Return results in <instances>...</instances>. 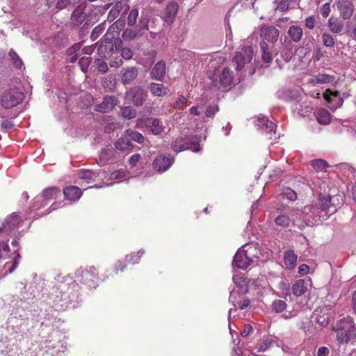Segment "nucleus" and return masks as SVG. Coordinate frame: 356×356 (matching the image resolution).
Instances as JSON below:
<instances>
[{"mask_svg": "<svg viewBox=\"0 0 356 356\" xmlns=\"http://www.w3.org/2000/svg\"><path fill=\"white\" fill-rule=\"evenodd\" d=\"M330 196L319 195L318 200L314 204L305 206L301 211L302 213L301 223H304V227L313 226L323 220H327L337 209L331 204Z\"/></svg>", "mask_w": 356, "mask_h": 356, "instance_id": "1", "label": "nucleus"}, {"mask_svg": "<svg viewBox=\"0 0 356 356\" xmlns=\"http://www.w3.org/2000/svg\"><path fill=\"white\" fill-rule=\"evenodd\" d=\"M79 289L76 280L70 279L67 282H60L55 285L52 289L51 295L55 296L54 302H63L64 304H67L79 297Z\"/></svg>", "mask_w": 356, "mask_h": 356, "instance_id": "2", "label": "nucleus"}, {"mask_svg": "<svg viewBox=\"0 0 356 356\" xmlns=\"http://www.w3.org/2000/svg\"><path fill=\"white\" fill-rule=\"evenodd\" d=\"M277 216L275 217L274 222L276 226L286 229L291 227H297L300 229L304 228V223H301L302 213L298 209L282 210L279 208L276 211Z\"/></svg>", "mask_w": 356, "mask_h": 356, "instance_id": "3", "label": "nucleus"}, {"mask_svg": "<svg viewBox=\"0 0 356 356\" xmlns=\"http://www.w3.org/2000/svg\"><path fill=\"white\" fill-rule=\"evenodd\" d=\"M333 330L337 333L336 339L339 343H348L356 340V327L350 316L340 319L333 327Z\"/></svg>", "mask_w": 356, "mask_h": 356, "instance_id": "4", "label": "nucleus"}, {"mask_svg": "<svg viewBox=\"0 0 356 356\" xmlns=\"http://www.w3.org/2000/svg\"><path fill=\"white\" fill-rule=\"evenodd\" d=\"M255 250L254 245H243L235 254L233 264L238 268L246 269L254 262Z\"/></svg>", "mask_w": 356, "mask_h": 356, "instance_id": "5", "label": "nucleus"}, {"mask_svg": "<svg viewBox=\"0 0 356 356\" xmlns=\"http://www.w3.org/2000/svg\"><path fill=\"white\" fill-rule=\"evenodd\" d=\"M75 280L88 289H95L97 286L98 273L93 266L81 267L76 271Z\"/></svg>", "mask_w": 356, "mask_h": 356, "instance_id": "6", "label": "nucleus"}, {"mask_svg": "<svg viewBox=\"0 0 356 356\" xmlns=\"http://www.w3.org/2000/svg\"><path fill=\"white\" fill-rule=\"evenodd\" d=\"M171 147L176 152H180L186 149L197 152L201 149L200 145V138L197 136L195 135L177 138L172 141Z\"/></svg>", "mask_w": 356, "mask_h": 356, "instance_id": "7", "label": "nucleus"}, {"mask_svg": "<svg viewBox=\"0 0 356 356\" xmlns=\"http://www.w3.org/2000/svg\"><path fill=\"white\" fill-rule=\"evenodd\" d=\"M24 95L17 88H11L6 90L1 95L0 103L5 109L15 107L22 103Z\"/></svg>", "mask_w": 356, "mask_h": 356, "instance_id": "8", "label": "nucleus"}, {"mask_svg": "<svg viewBox=\"0 0 356 356\" xmlns=\"http://www.w3.org/2000/svg\"><path fill=\"white\" fill-rule=\"evenodd\" d=\"M89 9H87L86 6L81 4L78 6L72 12L70 17L71 23L74 26H79L83 23L82 29H88L92 24L90 19Z\"/></svg>", "mask_w": 356, "mask_h": 356, "instance_id": "9", "label": "nucleus"}, {"mask_svg": "<svg viewBox=\"0 0 356 356\" xmlns=\"http://www.w3.org/2000/svg\"><path fill=\"white\" fill-rule=\"evenodd\" d=\"M253 58V49L252 47L247 46L241 49V51L237 52L233 59L236 64V70H241L246 64L251 62Z\"/></svg>", "mask_w": 356, "mask_h": 356, "instance_id": "10", "label": "nucleus"}, {"mask_svg": "<svg viewBox=\"0 0 356 356\" xmlns=\"http://www.w3.org/2000/svg\"><path fill=\"white\" fill-rule=\"evenodd\" d=\"M314 314L316 316V323L321 327H325L332 318L333 309L330 305H324L316 309Z\"/></svg>", "mask_w": 356, "mask_h": 356, "instance_id": "11", "label": "nucleus"}, {"mask_svg": "<svg viewBox=\"0 0 356 356\" xmlns=\"http://www.w3.org/2000/svg\"><path fill=\"white\" fill-rule=\"evenodd\" d=\"M113 24L111 25L107 30L106 33L104 35L105 42H102L98 47V54L101 58H106L108 56L113 50V44L111 42V38L109 37L111 32L113 31Z\"/></svg>", "mask_w": 356, "mask_h": 356, "instance_id": "12", "label": "nucleus"}, {"mask_svg": "<svg viewBox=\"0 0 356 356\" xmlns=\"http://www.w3.org/2000/svg\"><path fill=\"white\" fill-rule=\"evenodd\" d=\"M127 97L131 99L133 104L136 106H140L147 99V92L139 86L131 88L127 92Z\"/></svg>", "mask_w": 356, "mask_h": 356, "instance_id": "13", "label": "nucleus"}, {"mask_svg": "<svg viewBox=\"0 0 356 356\" xmlns=\"http://www.w3.org/2000/svg\"><path fill=\"white\" fill-rule=\"evenodd\" d=\"M325 99L330 104L329 108L335 111L337 108L341 107L343 102V99L340 97L338 91H332L330 90H326L323 94Z\"/></svg>", "mask_w": 356, "mask_h": 356, "instance_id": "14", "label": "nucleus"}, {"mask_svg": "<svg viewBox=\"0 0 356 356\" xmlns=\"http://www.w3.org/2000/svg\"><path fill=\"white\" fill-rule=\"evenodd\" d=\"M174 159L170 155L161 154L154 160L153 167L156 171L163 172L172 165Z\"/></svg>", "mask_w": 356, "mask_h": 356, "instance_id": "15", "label": "nucleus"}, {"mask_svg": "<svg viewBox=\"0 0 356 356\" xmlns=\"http://www.w3.org/2000/svg\"><path fill=\"white\" fill-rule=\"evenodd\" d=\"M279 35L280 31L273 26L264 25L261 28L260 36L264 42L275 43Z\"/></svg>", "mask_w": 356, "mask_h": 356, "instance_id": "16", "label": "nucleus"}, {"mask_svg": "<svg viewBox=\"0 0 356 356\" xmlns=\"http://www.w3.org/2000/svg\"><path fill=\"white\" fill-rule=\"evenodd\" d=\"M117 152L115 148L106 147L102 149L99 155L97 163L99 165H105L109 162H112L117 158Z\"/></svg>", "mask_w": 356, "mask_h": 356, "instance_id": "17", "label": "nucleus"}, {"mask_svg": "<svg viewBox=\"0 0 356 356\" xmlns=\"http://www.w3.org/2000/svg\"><path fill=\"white\" fill-rule=\"evenodd\" d=\"M179 6L177 2L170 1L166 6L162 18L168 24H172L177 16Z\"/></svg>", "mask_w": 356, "mask_h": 356, "instance_id": "18", "label": "nucleus"}, {"mask_svg": "<svg viewBox=\"0 0 356 356\" xmlns=\"http://www.w3.org/2000/svg\"><path fill=\"white\" fill-rule=\"evenodd\" d=\"M129 9V6L125 1H119L112 7L108 15V20L113 22L122 13L124 15Z\"/></svg>", "mask_w": 356, "mask_h": 356, "instance_id": "19", "label": "nucleus"}, {"mask_svg": "<svg viewBox=\"0 0 356 356\" xmlns=\"http://www.w3.org/2000/svg\"><path fill=\"white\" fill-rule=\"evenodd\" d=\"M116 102L115 97L106 96L104 98L101 104L95 105L94 111L101 113H108L114 108L117 104Z\"/></svg>", "mask_w": 356, "mask_h": 356, "instance_id": "20", "label": "nucleus"}, {"mask_svg": "<svg viewBox=\"0 0 356 356\" xmlns=\"http://www.w3.org/2000/svg\"><path fill=\"white\" fill-rule=\"evenodd\" d=\"M337 7L344 19H350L353 14L354 6L348 0H339L337 2Z\"/></svg>", "mask_w": 356, "mask_h": 356, "instance_id": "21", "label": "nucleus"}, {"mask_svg": "<svg viewBox=\"0 0 356 356\" xmlns=\"http://www.w3.org/2000/svg\"><path fill=\"white\" fill-rule=\"evenodd\" d=\"M21 220L19 215L14 212L6 218L3 227H0V231L10 232L19 225Z\"/></svg>", "mask_w": 356, "mask_h": 356, "instance_id": "22", "label": "nucleus"}, {"mask_svg": "<svg viewBox=\"0 0 356 356\" xmlns=\"http://www.w3.org/2000/svg\"><path fill=\"white\" fill-rule=\"evenodd\" d=\"M121 79L124 85L131 83L138 75V70L136 67H129L121 71Z\"/></svg>", "mask_w": 356, "mask_h": 356, "instance_id": "23", "label": "nucleus"}, {"mask_svg": "<svg viewBox=\"0 0 356 356\" xmlns=\"http://www.w3.org/2000/svg\"><path fill=\"white\" fill-rule=\"evenodd\" d=\"M114 146L116 150L120 152H130L133 149V144L130 140L127 138L124 132L122 136L116 140L114 143Z\"/></svg>", "mask_w": 356, "mask_h": 356, "instance_id": "24", "label": "nucleus"}, {"mask_svg": "<svg viewBox=\"0 0 356 356\" xmlns=\"http://www.w3.org/2000/svg\"><path fill=\"white\" fill-rule=\"evenodd\" d=\"M165 72V63L164 61L160 60L153 67L150 72V77L152 79L161 81Z\"/></svg>", "mask_w": 356, "mask_h": 356, "instance_id": "25", "label": "nucleus"}, {"mask_svg": "<svg viewBox=\"0 0 356 356\" xmlns=\"http://www.w3.org/2000/svg\"><path fill=\"white\" fill-rule=\"evenodd\" d=\"M327 26L331 32L336 34L341 33L344 28V24L342 20L335 17H330L327 22Z\"/></svg>", "mask_w": 356, "mask_h": 356, "instance_id": "26", "label": "nucleus"}, {"mask_svg": "<svg viewBox=\"0 0 356 356\" xmlns=\"http://www.w3.org/2000/svg\"><path fill=\"white\" fill-rule=\"evenodd\" d=\"M63 194L67 200L76 201L81 197L82 193L79 187L72 186L65 188Z\"/></svg>", "mask_w": 356, "mask_h": 356, "instance_id": "27", "label": "nucleus"}, {"mask_svg": "<svg viewBox=\"0 0 356 356\" xmlns=\"http://www.w3.org/2000/svg\"><path fill=\"white\" fill-rule=\"evenodd\" d=\"M148 88L150 92L156 97H163L166 95L169 89L164 86L162 83H156L154 82H152L149 84Z\"/></svg>", "mask_w": 356, "mask_h": 356, "instance_id": "28", "label": "nucleus"}, {"mask_svg": "<svg viewBox=\"0 0 356 356\" xmlns=\"http://www.w3.org/2000/svg\"><path fill=\"white\" fill-rule=\"evenodd\" d=\"M60 193V190L58 187L53 186L47 188L43 190L41 197H37L35 201H39L38 199L43 198L44 200L49 201L56 199Z\"/></svg>", "mask_w": 356, "mask_h": 356, "instance_id": "29", "label": "nucleus"}, {"mask_svg": "<svg viewBox=\"0 0 356 356\" xmlns=\"http://www.w3.org/2000/svg\"><path fill=\"white\" fill-rule=\"evenodd\" d=\"M262 52L261 58L264 63L270 64L273 60V52L266 42L262 41L260 44Z\"/></svg>", "mask_w": 356, "mask_h": 356, "instance_id": "30", "label": "nucleus"}, {"mask_svg": "<svg viewBox=\"0 0 356 356\" xmlns=\"http://www.w3.org/2000/svg\"><path fill=\"white\" fill-rule=\"evenodd\" d=\"M287 33L292 41L298 42L302 37L303 31L300 26L293 25L289 27Z\"/></svg>", "mask_w": 356, "mask_h": 356, "instance_id": "31", "label": "nucleus"}, {"mask_svg": "<svg viewBox=\"0 0 356 356\" xmlns=\"http://www.w3.org/2000/svg\"><path fill=\"white\" fill-rule=\"evenodd\" d=\"M258 125L267 134H271L273 131L275 132V124L265 117L258 119Z\"/></svg>", "mask_w": 356, "mask_h": 356, "instance_id": "32", "label": "nucleus"}, {"mask_svg": "<svg viewBox=\"0 0 356 356\" xmlns=\"http://www.w3.org/2000/svg\"><path fill=\"white\" fill-rule=\"evenodd\" d=\"M284 261L286 268L293 269L296 265L297 255L293 250H288L284 254Z\"/></svg>", "mask_w": 356, "mask_h": 356, "instance_id": "33", "label": "nucleus"}, {"mask_svg": "<svg viewBox=\"0 0 356 356\" xmlns=\"http://www.w3.org/2000/svg\"><path fill=\"white\" fill-rule=\"evenodd\" d=\"M291 289L296 296H301L307 290L306 282L303 280H298L293 284Z\"/></svg>", "mask_w": 356, "mask_h": 356, "instance_id": "34", "label": "nucleus"}, {"mask_svg": "<svg viewBox=\"0 0 356 356\" xmlns=\"http://www.w3.org/2000/svg\"><path fill=\"white\" fill-rule=\"evenodd\" d=\"M316 119L319 124L327 125L330 123L331 115L325 108H319L316 113Z\"/></svg>", "mask_w": 356, "mask_h": 356, "instance_id": "35", "label": "nucleus"}, {"mask_svg": "<svg viewBox=\"0 0 356 356\" xmlns=\"http://www.w3.org/2000/svg\"><path fill=\"white\" fill-rule=\"evenodd\" d=\"M220 83L223 86H229L233 80L232 72L228 69H223L219 77Z\"/></svg>", "mask_w": 356, "mask_h": 356, "instance_id": "36", "label": "nucleus"}, {"mask_svg": "<svg viewBox=\"0 0 356 356\" xmlns=\"http://www.w3.org/2000/svg\"><path fill=\"white\" fill-rule=\"evenodd\" d=\"M124 132L127 136V138L130 140V141L133 140L138 143L142 144L145 140L144 136L137 131L128 129L125 130Z\"/></svg>", "mask_w": 356, "mask_h": 356, "instance_id": "37", "label": "nucleus"}, {"mask_svg": "<svg viewBox=\"0 0 356 356\" xmlns=\"http://www.w3.org/2000/svg\"><path fill=\"white\" fill-rule=\"evenodd\" d=\"M82 44L81 42L74 44L72 47L67 49V54L71 56L70 62H75L78 58L81 56L80 50L81 48Z\"/></svg>", "mask_w": 356, "mask_h": 356, "instance_id": "38", "label": "nucleus"}, {"mask_svg": "<svg viewBox=\"0 0 356 356\" xmlns=\"http://www.w3.org/2000/svg\"><path fill=\"white\" fill-rule=\"evenodd\" d=\"M150 131L154 135H159L164 131V127L158 118H151Z\"/></svg>", "mask_w": 356, "mask_h": 356, "instance_id": "39", "label": "nucleus"}, {"mask_svg": "<svg viewBox=\"0 0 356 356\" xmlns=\"http://www.w3.org/2000/svg\"><path fill=\"white\" fill-rule=\"evenodd\" d=\"M334 80V77L333 76L326 74H319L315 76V78L312 80V82L316 84H323L331 83Z\"/></svg>", "mask_w": 356, "mask_h": 356, "instance_id": "40", "label": "nucleus"}, {"mask_svg": "<svg viewBox=\"0 0 356 356\" xmlns=\"http://www.w3.org/2000/svg\"><path fill=\"white\" fill-rule=\"evenodd\" d=\"M13 254H15V257L12 263L10 264L9 262H7L5 264V268L7 269L10 273H13L15 270V269L17 267L19 264V261L21 258L20 254L18 252V250L14 251Z\"/></svg>", "mask_w": 356, "mask_h": 356, "instance_id": "41", "label": "nucleus"}, {"mask_svg": "<svg viewBox=\"0 0 356 356\" xmlns=\"http://www.w3.org/2000/svg\"><path fill=\"white\" fill-rule=\"evenodd\" d=\"M79 177L81 179H86L88 182L95 181L97 174L90 170H81L79 172Z\"/></svg>", "mask_w": 356, "mask_h": 356, "instance_id": "42", "label": "nucleus"}, {"mask_svg": "<svg viewBox=\"0 0 356 356\" xmlns=\"http://www.w3.org/2000/svg\"><path fill=\"white\" fill-rule=\"evenodd\" d=\"M8 54H9V56L10 57V59L12 60L13 65L17 69H19V70L21 69L23 67L24 64H23L22 60L17 55V54L13 49H10Z\"/></svg>", "mask_w": 356, "mask_h": 356, "instance_id": "43", "label": "nucleus"}, {"mask_svg": "<svg viewBox=\"0 0 356 356\" xmlns=\"http://www.w3.org/2000/svg\"><path fill=\"white\" fill-rule=\"evenodd\" d=\"M106 29V22H104L99 24H98L97 26H95L91 34H90V38L92 40H95L98 38V37L103 33V31Z\"/></svg>", "mask_w": 356, "mask_h": 356, "instance_id": "44", "label": "nucleus"}, {"mask_svg": "<svg viewBox=\"0 0 356 356\" xmlns=\"http://www.w3.org/2000/svg\"><path fill=\"white\" fill-rule=\"evenodd\" d=\"M138 14L139 11L136 8H134L130 10L127 17V24L129 26H134L136 24Z\"/></svg>", "mask_w": 356, "mask_h": 356, "instance_id": "45", "label": "nucleus"}, {"mask_svg": "<svg viewBox=\"0 0 356 356\" xmlns=\"http://www.w3.org/2000/svg\"><path fill=\"white\" fill-rule=\"evenodd\" d=\"M322 42L323 45L326 47L332 48L335 44V39L331 34L328 33H323L322 34Z\"/></svg>", "mask_w": 356, "mask_h": 356, "instance_id": "46", "label": "nucleus"}, {"mask_svg": "<svg viewBox=\"0 0 356 356\" xmlns=\"http://www.w3.org/2000/svg\"><path fill=\"white\" fill-rule=\"evenodd\" d=\"M311 165L316 171H322L328 167L327 163L323 159L312 160Z\"/></svg>", "mask_w": 356, "mask_h": 356, "instance_id": "47", "label": "nucleus"}, {"mask_svg": "<svg viewBox=\"0 0 356 356\" xmlns=\"http://www.w3.org/2000/svg\"><path fill=\"white\" fill-rule=\"evenodd\" d=\"M121 114L124 118L131 120L136 117V112L131 106H125L121 109Z\"/></svg>", "mask_w": 356, "mask_h": 356, "instance_id": "48", "label": "nucleus"}, {"mask_svg": "<svg viewBox=\"0 0 356 356\" xmlns=\"http://www.w3.org/2000/svg\"><path fill=\"white\" fill-rule=\"evenodd\" d=\"M139 32L136 30L126 29L122 33V38L124 40H131L137 38Z\"/></svg>", "mask_w": 356, "mask_h": 356, "instance_id": "49", "label": "nucleus"}, {"mask_svg": "<svg viewBox=\"0 0 356 356\" xmlns=\"http://www.w3.org/2000/svg\"><path fill=\"white\" fill-rule=\"evenodd\" d=\"M286 308V303L282 300H275L272 303V309L277 313L283 312Z\"/></svg>", "mask_w": 356, "mask_h": 356, "instance_id": "50", "label": "nucleus"}, {"mask_svg": "<svg viewBox=\"0 0 356 356\" xmlns=\"http://www.w3.org/2000/svg\"><path fill=\"white\" fill-rule=\"evenodd\" d=\"M145 253L144 250H139L137 254L133 253L126 256V261L134 264L139 261L142 255Z\"/></svg>", "mask_w": 356, "mask_h": 356, "instance_id": "51", "label": "nucleus"}, {"mask_svg": "<svg viewBox=\"0 0 356 356\" xmlns=\"http://www.w3.org/2000/svg\"><path fill=\"white\" fill-rule=\"evenodd\" d=\"M282 195L290 201H295L297 199L296 193L290 188H285L282 193Z\"/></svg>", "mask_w": 356, "mask_h": 356, "instance_id": "52", "label": "nucleus"}, {"mask_svg": "<svg viewBox=\"0 0 356 356\" xmlns=\"http://www.w3.org/2000/svg\"><path fill=\"white\" fill-rule=\"evenodd\" d=\"M10 252V248L7 243L0 241V259L6 258Z\"/></svg>", "mask_w": 356, "mask_h": 356, "instance_id": "53", "label": "nucleus"}, {"mask_svg": "<svg viewBox=\"0 0 356 356\" xmlns=\"http://www.w3.org/2000/svg\"><path fill=\"white\" fill-rule=\"evenodd\" d=\"M186 102V98L184 95H179L178 99L173 104L172 106L175 109H182Z\"/></svg>", "mask_w": 356, "mask_h": 356, "instance_id": "54", "label": "nucleus"}, {"mask_svg": "<svg viewBox=\"0 0 356 356\" xmlns=\"http://www.w3.org/2000/svg\"><path fill=\"white\" fill-rule=\"evenodd\" d=\"M134 56L133 51L127 47L121 49V56L125 60H130Z\"/></svg>", "mask_w": 356, "mask_h": 356, "instance_id": "55", "label": "nucleus"}, {"mask_svg": "<svg viewBox=\"0 0 356 356\" xmlns=\"http://www.w3.org/2000/svg\"><path fill=\"white\" fill-rule=\"evenodd\" d=\"M330 3H325L323 6H321L319 8V12L321 15L324 17L326 18L329 16L330 13Z\"/></svg>", "mask_w": 356, "mask_h": 356, "instance_id": "56", "label": "nucleus"}, {"mask_svg": "<svg viewBox=\"0 0 356 356\" xmlns=\"http://www.w3.org/2000/svg\"><path fill=\"white\" fill-rule=\"evenodd\" d=\"M218 111V106L216 104L210 105L205 111V115L208 118L213 117Z\"/></svg>", "mask_w": 356, "mask_h": 356, "instance_id": "57", "label": "nucleus"}, {"mask_svg": "<svg viewBox=\"0 0 356 356\" xmlns=\"http://www.w3.org/2000/svg\"><path fill=\"white\" fill-rule=\"evenodd\" d=\"M97 69L99 72L105 73L108 71L107 63L102 59H97L95 60Z\"/></svg>", "mask_w": 356, "mask_h": 356, "instance_id": "58", "label": "nucleus"}, {"mask_svg": "<svg viewBox=\"0 0 356 356\" xmlns=\"http://www.w3.org/2000/svg\"><path fill=\"white\" fill-rule=\"evenodd\" d=\"M140 159L141 156L138 153L132 155L129 160V165L133 168L136 167Z\"/></svg>", "mask_w": 356, "mask_h": 356, "instance_id": "59", "label": "nucleus"}, {"mask_svg": "<svg viewBox=\"0 0 356 356\" xmlns=\"http://www.w3.org/2000/svg\"><path fill=\"white\" fill-rule=\"evenodd\" d=\"M250 303V300L248 298H243L241 300L236 302V306L241 310L246 309Z\"/></svg>", "mask_w": 356, "mask_h": 356, "instance_id": "60", "label": "nucleus"}, {"mask_svg": "<svg viewBox=\"0 0 356 356\" xmlns=\"http://www.w3.org/2000/svg\"><path fill=\"white\" fill-rule=\"evenodd\" d=\"M315 22L316 20L314 17H307L305 21V26L309 29H313L315 26Z\"/></svg>", "mask_w": 356, "mask_h": 356, "instance_id": "61", "label": "nucleus"}, {"mask_svg": "<svg viewBox=\"0 0 356 356\" xmlns=\"http://www.w3.org/2000/svg\"><path fill=\"white\" fill-rule=\"evenodd\" d=\"M124 172L122 170H115L110 175V179L112 180L119 179L123 178Z\"/></svg>", "mask_w": 356, "mask_h": 356, "instance_id": "62", "label": "nucleus"}, {"mask_svg": "<svg viewBox=\"0 0 356 356\" xmlns=\"http://www.w3.org/2000/svg\"><path fill=\"white\" fill-rule=\"evenodd\" d=\"M281 56L286 62H289L293 56V53L289 49H285L281 52Z\"/></svg>", "mask_w": 356, "mask_h": 356, "instance_id": "63", "label": "nucleus"}, {"mask_svg": "<svg viewBox=\"0 0 356 356\" xmlns=\"http://www.w3.org/2000/svg\"><path fill=\"white\" fill-rule=\"evenodd\" d=\"M330 350L326 346H321L317 350V356H328Z\"/></svg>", "mask_w": 356, "mask_h": 356, "instance_id": "64", "label": "nucleus"}]
</instances>
